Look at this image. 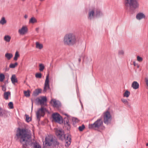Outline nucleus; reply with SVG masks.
I'll use <instances>...</instances> for the list:
<instances>
[{
  "label": "nucleus",
  "instance_id": "f257e3e1",
  "mask_svg": "<svg viewBox=\"0 0 148 148\" xmlns=\"http://www.w3.org/2000/svg\"><path fill=\"white\" fill-rule=\"evenodd\" d=\"M16 136L22 145L23 148H27L28 145H30L32 148H41L40 145L36 142H31L32 134L27 129L18 128L17 130Z\"/></svg>",
  "mask_w": 148,
  "mask_h": 148
},
{
  "label": "nucleus",
  "instance_id": "f03ea898",
  "mask_svg": "<svg viewBox=\"0 0 148 148\" xmlns=\"http://www.w3.org/2000/svg\"><path fill=\"white\" fill-rule=\"evenodd\" d=\"M55 132L56 135L60 140H65L66 146H68L70 145L71 142V135L67 134L66 137L64 131L62 129H55Z\"/></svg>",
  "mask_w": 148,
  "mask_h": 148
},
{
  "label": "nucleus",
  "instance_id": "7ed1b4c3",
  "mask_svg": "<svg viewBox=\"0 0 148 148\" xmlns=\"http://www.w3.org/2000/svg\"><path fill=\"white\" fill-rule=\"evenodd\" d=\"M77 42V38L75 35L72 33L66 34L63 38V43L66 45L73 46Z\"/></svg>",
  "mask_w": 148,
  "mask_h": 148
},
{
  "label": "nucleus",
  "instance_id": "20e7f679",
  "mask_svg": "<svg viewBox=\"0 0 148 148\" xmlns=\"http://www.w3.org/2000/svg\"><path fill=\"white\" fill-rule=\"evenodd\" d=\"M89 128L95 130H104L105 127L103 125V121L101 119H98L93 123L89 125Z\"/></svg>",
  "mask_w": 148,
  "mask_h": 148
},
{
  "label": "nucleus",
  "instance_id": "39448f33",
  "mask_svg": "<svg viewBox=\"0 0 148 148\" xmlns=\"http://www.w3.org/2000/svg\"><path fill=\"white\" fill-rule=\"evenodd\" d=\"M102 15L101 12L99 9L93 8L89 9L88 18L89 19L91 20L95 17H99Z\"/></svg>",
  "mask_w": 148,
  "mask_h": 148
},
{
  "label": "nucleus",
  "instance_id": "423d86ee",
  "mask_svg": "<svg viewBox=\"0 0 148 148\" xmlns=\"http://www.w3.org/2000/svg\"><path fill=\"white\" fill-rule=\"evenodd\" d=\"M125 6L129 7L131 10L135 9L138 6V0H125Z\"/></svg>",
  "mask_w": 148,
  "mask_h": 148
},
{
  "label": "nucleus",
  "instance_id": "0eeeda50",
  "mask_svg": "<svg viewBox=\"0 0 148 148\" xmlns=\"http://www.w3.org/2000/svg\"><path fill=\"white\" fill-rule=\"evenodd\" d=\"M103 122L104 123L108 125L110 123L112 120V116L110 112L107 111L103 113Z\"/></svg>",
  "mask_w": 148,
  "mask_h": 148
},
{
  "label": "nucleus",
  "instance_id": "6e6552de",
  "mask_svg": "<svg viewBox=\"0 0 148 148\" xmlns=\"http://www.w3.org/2000/svg\"><path fill=\"white\" fill-rule=\"evenodd\" d=\"M46 110V108L43 107H42L41 108L39 109L36 112V115L38 119H39L41 116H44Z\"/></svg>",
  "mask_w": 148,
  "mask_h": 148
},
{
  "label": "nucleus",
  "instance_id": "1a4fd4ad",
  "mask_svg": "<svg viewBox=\"0 0 148 148\" xmlns=\"http://www.w3.org/2000/svg\"><path fill=\"white\" fill-rule=\"evenodd\" d=\"M52 117L57 122L60 123L62 122V118L60 115L58 113H54L52 114Z\"/></svg>",
  "mask_w": 148,
  "mask_h": 148
},
{
  "label": "nucleus",
  "instance_id": "9d476101",
  "mask_svg": "<svg viewBox=\"0 0 148 148\" xmlns=\"http://www.w3.org/2000/svg\"><path fill=\"white\" fill-rule=\"evenodd\" d=\"M36 101L38 103H40L41 106L46 105L47 99L46 97H43L41 99L37 98L36 99Z\"/></svg>",
  "mask_w": 148,
  "mask_h": 148
},
{
  "label": "nucleus",
  "instance_id": "9b49d317",
  "mask_svg": "<svg viewBox=\"0 0 148 148\" xmlns=\"http://www.w3.org/2000/svg\"><path fill=\"white\" fill-rule=\"evenodd\" d=\"M52 137L51 136H46L45 141L46 146H50L52 145L53 140Z\"/></svg>",
  "mask_w": 148,
  "mask_h": 148
},
{
  "label": "nucleus",
  "instance_id": "f8f14e48",
  "mask_svg": "<svg viewBox=\"0 0 148 148\" xmlns=\"http://www.w3.org/2000/svg\"><path fill=\"white\" fill-rule=\"evenodd\" d=\"M67 117V118H65L64 120V124L65 127L67 130H69L71 128L70 123L69 122V118H70V116L66 114H65Z\"/></svg>",
  "mask_w": 148,
  "mask_h": 148
},
{
  "label": "nucleus",
  "instance_id": "ddd939ff",
  "mask_svg": "<svg viewBox=\"0 0 148 148\" xmlns=\"http://www.w3.org/2000/svg\"><path fill=\"white\" fill-rule=\"evenodd\" d=\"M49 74L47 75L44 85L43 92H45L49 88Z\"/></svg>",
  "mask_w": 148,
  "mask_h": 148
},
{
  "label": "nucleus",
  "instance_id": "4468645a",
  "mask_svg": "<svg viewBox=\"0 0 148 148\" xmlns=\"http://www.w3.org/2000/svg\"><path fill=\"white\" fill-rule=\"evenodd\" d=\"M28 31L27 27L26 26H23L18 29V32L21 35H24L26 34Z\"/></svg>",
  "mask_w": 148,
  "mask_h": 148
},
{
  "label": "nucleus",
  "instance_id": "2eb2a0df",
  "mask_svg": "<svg viewBox=\"0 0 148 148\" xmlns=\"http://www.w3.org/2000/svg\"><path fill=\"white\" fill-rule=\"evenodd\" d=\"M50 102L54 107L57 108H59L61 106L60 101L54 99H51Z\"/></svg>",
  "mask_w": 148,
  "mask_h": 148
},
{
  "label": "nucleus",
  "instance_id": "dca6fc26",
  "mask_svg": "<svg viewBox=\"0 0 148 148\" xmlns=\"http://www.w3.org/2000/svg\"><path fill=\"white\" fill-rule=\"evenodd\" d=\"M145 16L144 14L141 12H139L136 15V18L139 20L145 18Z\"/></svg>",
  "mask_w": 148,
  "mask_h": 148
},
{
  "label": "nucleus",
  "instance_id": "f3484780",
  "mask_svg": "<svg viewBox=\"0 0 148 148\" xmlns=\"http://www.w3.org/2000/svg\"><path fill=\"white\" fill-rule=\"evenodd\" d=\"M8 112L7 111L2 108L0 110V117H5L6 116Z\"/></svg>",
  "mask_w": 148,
  "mask_h": 148
},
{
  "label": "nucleus",
  "instance_id": "a211bd4d",
  "mask_svg": "<svg viewBox=\"0 0 148 148\" xmlns=\"http://www.w3.org/2000/svg\"><path fill=\"white\" fill-rule=\"evenodd\" d=\"M132 87L134 89H137L139 87V84L137 82L134 81L132 84Z\"/></svg>",
  "mask_w": 148,
  "mask_h": 148
},
{
  "label": "nucleus",
  "instance_id": "6ab92c4d",
  "mask_svg": "<svg viewBox=\"0 0 148 148\" xmlns=\"http://www.w3.org/2000/svg\"><path fill=\"white\" fill-rule=\"evenodd\" d=\"M11 94L10 91L5 92L4 93V98L5 100H8V99L9 96H10Z\"/></svg>",
  "mask_w": 148,
  "mask_h": 148
},
{
  "label": "nucleus",
  "instance_id": "aec40b11",
  "mask_svg": "<svg viewBox=\"0 0 148 148\" xmlns=\"http://www.w3.org/2000/svg\"><path fill=\"white\" fill-rule=\"evenodd\" d=\"M11 80L13 84L16 83L18 82V80L15 75H13L11 78Z\"/></svg>",
  "mask_w": 148,
  "mask_h": 148
},
{
  "label": "nucleus",
  "instance_id": "412c9836",
  "mask_svg": "<svg viewBox=\"0 0 148 148\" xmlns=\"http://www.w3.org/2000/svg\"><path fill=\"white\" fill-rule=\"evenodd\" d=\"M5 56L8 60H10L13 57V55L11 53H7L5 54Z\"/></svg>",
  "mask_w": 148,
  "mask_h": 148
},
{
  "label": "nucleus",
  "instance_id": "4be33fe9",
  "mask_svg": "<svg viewBox=\"0 0 148 148\" xmlns=\"http://www.w3.org/2000/svg\"><path fill=\"white\" fill-rule=\"evenodd\" d=\"M59 144V142L58 141L57 139H53L52 145L56 146H58Z\"/></svg>",
  "mask_w": 148,
  "mask_h": 148
},
{
  "label": "nucleus",
  "instance_id": "5701e85b",
  "mask_svg": "<svg viewBox=\"0 0 148 148\" xmlns=\"http://www.w3.org/2000/svg\"><path fill=\"white\" fill-rule=\"evenodd\" d=\"M11 39V37L9 35H5L4 37V40L7 42H10Z\"/></svg>",
  "mask_w": 148,
  "mask_h": 148
},
{
  "label": "nucleus",
  "instance_id": "b1692460",
  "mask_svg": "<svg viewBox=\"0 0 148 148\" xmlns=\"http://www.w3.org/2000/svg\"><path fill=\"white\" fill-rule=\"evenodd\" d=\"M42 91L41 89H38L36 90L33 92V95L34 96H37L39 93H41Z\"/></svg>",
  "mask_w": 148,
  "mask_h": 148
},
{
  "label": "nucleus",
  "instance_id": "393cba45",
  "mask_svg": "<svg viewBox=\"0 0 148 148\" xmlns=\"http://www.w3.org/2000/svg\"><path fill=\"white\" fill-rule=\"evenodd\" d=\"M20 55L18 51L16 52L14 58V60L15 61L17 60L18 58L20 57Z\"/></svg>",
  "mask_w": 148,
  "mask_h": 148
},
{
  "label": "nucleus",
  "instance_id": "a878e982",
  "mask_svg": "<svg viewBox=\"0 0 148 148\" xmlns=\"http://www.w3.org/2000/svg\"><path fill=\"white\" fill-rule=\"evenodd\" d=\"M6 23L7 21L5 19V17H2L0 20V24L2 25H3Z\"/></svg>",
  "mask_w": 148,
  "mask_h": 148
},
{
  "label": "nucleus",
  "instance_id": "bb28decb",
  "mask_svg": "<svg viewBox=\"0 0 148 148\" xmlns=\"http://www.w3.org/2000/svg\"><path fill=\"white\" fill-rule=\"evenodd\" d=\"M37 22L36 19L34 17H32L30 19L29 22V23H34Z\"/></svg>",
  "mask_w": 148,
  "mask_h": 148
},
{
  "label": "nucleus",
  "instance_id": "cd10ccee",
  "mask_svg": "<svg viewBox=\"0 0 148 148\" xmlns=\"http://www.w3.org/2000/svg\"><path fill=\"white\" fill-rule=\"evenodd\" d=\"M36 47L39 49H41L43 48V45L42 44L37 42L36 43Z\"/></svg>",
  "mask_w": 148,
  "mask_h": 148
},
{
  "label": "nucleus",
  "instance_id": "c85d7f7f",
  "mask_svg": "<svg viewBox=\"0 0 148 148\" xmlns=\"http://www.w3.org/2000/svg\"><path fill=\"white\" fill-rule=\"evenodd\" d=\"M18 63L16 62L14 64H10V65L9 67L11 68H14L18 65Z\"/></svg>",
  "mask_w": 148,
  "mask_h": 148
},
{
  "label": "nucleus",
  "instance_id": "c756f323",
  "mask_svg": "<svg viewBox=\"0 0 148 148\" xmlns=\"http://www.w3.org/2000/svg\"><path fill=\"white\" fill-rule=\"evenodd\" d=\"M130 95V92L127 90H126L123 94V96L126 97H129Z\"/></svg>",
  "mask_w": 148,
  "mask_h": 148
},
{
  "label": "nucleus",
  "instance_id": "7c9ffc66",
  "mask_svg": "<svg viewBox=\"0 0 148 148\" xmlns=\"http://www.w3.org/2000/svg\"><path fill=\"white\" fill-rule=\"evenodd\" d=\"M5 78V75L3 73H0V82H2Z\"/></svg>",
  "mask_w": 148,
  "mask_h": 148
},
{
  "label": "nucleus",
  "instance_id": "2f4dec72",
  "mask_svg": "<svg viewBox=\"0 0 148 148\" xmlns=\"http://www.w3.org/2000/svg\"><path fill=\"white\" fill-rule=\"evenodd\" d=\"M39 70L41 71H43L45 68V66L44 65L42 64H40L39 65Z\"/></svg>",
  "mask_w": 148,
  "mask_h": 148
},
{
  "label": "nucleus",
  "instance_id": "473e14b6",
  "mask_svg": "<svg viewBox=\"0 0 148 148\" xmlns=\"http://www.w3.org/2000/svg\"><path fill=\"white\" fill-rule=\"evenodd\" d=\"M73 124H74L79 122V120L76 118L73 117L72 118Z\"/></svg>",
  "mask_w": 148,
  "mask_h": 148
},
{
  "label": "nucleus",
  "instance_id": "72a5a7b5",
  "mask_svg": "<svg viewBox=\"0 0 148 148\" xmlns=\"http://www.w3.org/2000/svg\"><path fill=\"white\" fill-rule=\"evenodd\" d=\"M124 51L123 50H119L118 51V54L120 56H123L124 54Z\"/></svg>",
  "mask_w": 148,
  "mask_h": 148
},
{
  "label": "nucleus",
  "instance_id": "f704fd0d",
  "mask_svg": "<svg viewBox=\"0 0 148 148\" xmlns=\"http://www.w3.org/2000/svg\"><path fill=\"white\" fill-rule=\"evenodd\" d=\"M25 116L26 117V121L27 122H29L31 120V119L30 118L28 115L25 114Z\"/></svg>",
  "mask_w": 148,
  "mask_h": 148
},
{
  "label": "nucleus",
  "instance_id": "c9c22d12",
  "mask_svg": "<svg viewBox=\"0 0 148 148\" xmlns=\"http://www.w3.org/2000/svg\"><path fill=\"white\" fill-rule=\"evenodd\" d=\"M143 58L139 56H138L137 57V60L139 62H141L143 60Z\"/></svg>",
  "mask_w": 148,
  "mask_h": 148
},
{
  "label": "nucleus",
  "instance_id": "e433bc0d",
  "mask_svg": "<svg viewBox=\"0 0 148 148\" xmlns=\"http://www.w3.org/2000/svg\"><path fill=\"white\" fill-rule=\"evenodd\" d=\"M35 77L37 78H40L42 77V74L40 73H37L35 74Z\"/></svg>",
  "mask_w": 148,
  "mask_h": 148
},
{
  "label": "nucleus",
  "instance_id": "4c0bfd02",
  "mask_svg": "<svg viewBox=\"0 0 148 148\" xmlns=\"http://www.w3.org/2000/svg\"><path fill=\"white\" fill-rule=\"evenodd\" d=\"M24 94L27 97H29L30 96L29 91V90L27 91H24Z\"/></svg>",
  "mask_w": 148,
  "mask_h": 148
},
{
  "label": "nucleus",
  "instance_id": "58836bf2",
  "mask_svg": "<svg viewBox=\"0 0 148 148\" xmlns=\"http://www.w3.org/2000/svg\"><path fill=\"white\" fill-rule=\"evenodd\" d=\"M121 101L125 104L127 105H128L129 104V102L126 99H121Z\"/></svg>",
  "mask_w": 148,
  "mask_h": 148
},
{
  "label": "nucleus",
  "instance_id": "ea45409f",
  "mask_svg": "<svg viewBox=\"0 0 148 148\" xmlns=\"http://www.w3.org/2000/svg\"><path fill=\"white\" fill-rule=\"evenodd\" d=\"M8 106L10 109H12L14 108L13 103L12 102H10L8 103Z\"/></svg>",
  "mask_w": 148,
  "mask_h": 148
},
{
  "label": "nucleus",
  "instance_id": "a19ab883",
  "mask_svg": "<svg viewBox=\"0 0 148 148\" xmlns=\"http://www.w3.org/2000/svg\"><path fill=\"white\" fill-rule=\"evenodd\" d=\"M85 128V126L84 125H82L81 126H79V130L80 131H82Z\"/></svg>",
  "mask_w": 148,
  "mask_h": 148
},
{
  "label": "nucleus",
  "instance_id": "79ce46f5",
  "mask_svg": "<svg viewBox=\"0 0 148 148\" xmlns=\"http://www.w3.org/2000/svg\"><path fill=\"white\" fill-rule=\"evenodd\" d=\"M2 90L3 91H5L6 90V87L5 84L1 86Z\"/></svg>",
  "mask_w": 148,
  "mask_h": 148
},
{
  "label": "nucleus",
  "instance_id": "37998d69",
  "mask_svg": "<svg viewBox=\"0 0 148 148\" xmlns=\"http://www.w3.org/2000/svg\"><path fill=\"white\" fill-rule=\"evenodd\" d=\"M5 71H8L9 70V68L7 66H6V67L4 69Z\"/></svg>",
  "mask_w": 148,
  "mask_h": 148
},
{
  "label": "nucleus",
  "instance_id": "c03bdc74",
  "mask_svg": "<svg viewBox=\"0 0 148 148\" xmlns=\"http://www.w3.org/2000/svg\"><path fill=\"white\" fill-rule=\"evenodd\" d=\"M145 81L147 86H148V79L147 78H145Z\"/></svg>",
  "mask_w": 148,
  "mask_h": 148
},
{
  "label": "nucleus",
  "instance_id": "a18cd8bd",
  "mask_svg": "<svg viewBox=\"0 0 148 148\" xmlns=\"http://www.w3.org/2000/svg\"><path fill=\"white\" fill-rule=\"evenodd\" d=\"M133 64L134 66H136L137 65H138V64H136L135 62H133Z\"/></svg>",
  "mask_w": 148,
  "mask_h": 148
},
{
  "label": "nucleus",
  "instance_id": "49530a36",
  "mask_svg": "<svg viewBox=\"0 0 148 148\" xmlns=\"http://www.w3.org/2000/svg\"><path fill=\"white\" fill-rule=\"evenodd\" d=\"M24 18H27L28 16H27V15H25L24 16Z\"/></svg>",
  "mask_w": 148,
  "mask_h": 148
},
{
  "label": "nucleus",
  "instance_id": "de8ad7c7",
  "mask_svg": "<svg viewBox=\"0 0 148 148\" xmlns=\"http://www.w3.org/2000/svg\"><path fill=\"white\" fill-rule=\"evenodd\" d=\"M38 29H39V28H37L36 29V31L37 32H38Z\"/></svg>",
  "mask_w": 148,
  "mask_h": 148
},
{
  "label": "nucleus",
  "instance_id": "09e8293b",
  "mask_svg": "<svg viewBox=\"0 0 148 148\" xmlns=\"http://www.w3.org/2000/svg\"><path fill=\"white\" fill-rule=\"evenodd\" d=\"M81 59L80 58H79V59H78V61H79V62H80L81 61Z\"/></svg>",
  "mask_w": 148,
  "mask_h": 148
},
{
  "label": "nucleus",
  "instance_id": "8fccbe9b",
  "mask_svg": "<svg viewBox=\"0 0 148 148\" xmlns=\"http://www.w3.org/2000/svg\"><path fill=\"white\" fill-rule=\"evenodd\" d=\"M8 83V80H7L5 82V83Z\"/></svg>",
  "mask_w": 148,
  "mask_h": 148
},
{
  "label": "nucleus",
  "instance_id": "3c124183",
  "mask_svg": "<svg viewBox=\"0 0 148 148\" xmlns=\"http://www.w3.org/2000/svg\"><path fill=\"white\" fill-rule=\"evenodd\" d=\"M137 65V68H138L139 67V66L138 65Z\"/></svg>",
  "mask_w": 148,
  "mask_h": 148
},
{
  "label": "nucleus",
  "instance_id": "603ef678",
  "mask_svg": "<svg viewBox=\"0 0 148 148\" xmlns=\"http://www.w3.org/2000/svg\"><path fill=\"white\" fill-rule=\"evenodd\" d=\"M33 104V103L32 102V105ZM32 107H33V106H32Z\"/></svg>",
  "mask_w": 148,
  "mask_h": 148
},
{
  "label": "nucleus",
  "instance_id": "864d4df0",
  "mask_svg": "<svg viewBox=\"0 0 148 148\" xmlns=\"http://www.w3.org/2000/svg\"><path fill=\"white\" fill-rule=\"evenodd\" d=\"M21 0L22 1H25V0Z\"/></svg>",
  "mask_w": 148,
  "mask_h": 148
},
{
  "label": "nucleus",
  "instance_id": "5fc2aeb1",
  "mask_svg": "<svg viewBox=\"0 0 148 148\" xmlns=\"http://www.w3.org/2000/svg\"><path fill=\"white\" fill-rule=\"evenodd\" d=\"M90 60H91H91H92V59H91V58H90Z\"/></svg>",
  "mask_w": 148,
  "mask_h": 148
},
{
  "label": "nucleus",
  "instance_id": "6e6d98bb",
  "mask_svg": "<svg viewBox=\"0 0 148 148\" xmlns=\"http://www.w3.org/2000/svg\"><path fill=\"white\" fill-rule=\"evenodd\" d=\"M82 106V105L81 104Z\"/></svg>",
  "mask_w": 148,
  "mask_h": 148
}]
</instances>
